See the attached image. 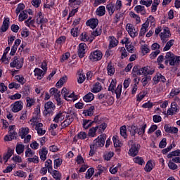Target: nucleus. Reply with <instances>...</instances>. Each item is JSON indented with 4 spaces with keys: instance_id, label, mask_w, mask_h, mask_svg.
Wrapping results in <instances>:
<instances>
[{
    "instance_id": "nucleus-1",
    "label": "nucleus",
    "mask_w": 180,
    "mask_h": 180,
    "mask_svg": "<svg viewBox=\"0 0 180 180\" xmlns=\"http://www.w3.org/2000/svg\"><path fill=\"white\" fill-rule=\"evenodd\" d=\"M29 123L32 127H35V130L39 136H44L46 134V129L43 128V124L39 122V118L32 117Z\"/></svg>"
},
{
    "instance_id": "nucleus-2",
    "label": "nucleus",
    "mask_w": 180,
    "mask_h": 180,
    "mask_svg": "<svg viewBox=\"0 0 180 180\" xmlns=\"http://www.w3.org/2000/svg\"><path fill=\"white\" fill-rule=\"evenodd\" d=\"M122 1L117 0L115 4L113 2H110V4H107L106 9L110 16H112V15L115 13V11H120V9H122Z\"/></svg>"
},
{
    "instance_id": "nucleus-3",
    "label": "nucleus",
    "mask_w": 180,
    "mask_h": 180,
    "mask_svg": "<svg viewBox=\"0 0 180 180\" xmlns=\"http://www.w3.org/2000/svg\"><path fill=\"white\" fill-rule=\"evenodd\" d=\"M146 129H147V124H143L139 128H137V127L135 125H131V127H128V130L130 131V133H131L132 136H135L136 133L139 136H144Z\"/></svg>"
},
{
    "instance_id": "nucleus-4",
    "label": "nucleus",
    "mask_w": 180,
    "mask_h": 180,
    "mask_svg": "<svg viewBox=\"0 0 180 180\" xmlns=\"http://www.w3.org/2000/svg\"><path fill=\"white\" fill-rule=\"evenodd\" d=\"M132 71L136 72L138 75H153L154 74V70L148 66L141 68L139 70L137 67L134 66Z\"/></svg>"
},
{
    "instance_id": "nucleus-5",
    "label": "nucleus",
    "mask_w": 180,
    "mask_h": 180,
    "mask_svg": "<svg viewBox=\"0 0 180 180\" xmlns=\"http://www.w3.org/2000/svg\"><path fill=\"white\" fill-rule=\"evenodd\" d=\"M61 93L64 99L68 102H75L78 99V95H75V92L70 93L66 88H63Z\"/></svg>"
},
{
    "instance_id": "nucleus-6",
    "label": "nucleus",
    "mask_w": 180,
    "mask_h": 180,
    "mask_svg": "<svg viewBox=\"0 0 180 180\" xmlns=\"http://www.w3.org/2000/svg\"><path fill=\"white\" fill-rule=\"evenodd\" d=\"M56 110V105L51 101H48L44 105V110L43 112L44 116H50L53 115V112Z\"/></svg>"
},
{
    "instance_id": "nucleus-7",
    "label": "nucleus",
    "mask_w": 180,
    "mask_h": 180,
    "mask_svg": "<svg viewBox=\"0 0 180 180\" xmlns=\"http://www.w3.org/2000/svg\"><path fill=\"white\" fill-rule=\"evenodd\" d=\"M125 29L129 34L130 37L132 39H134V37H137V36H139V30L136 28L134 25L131 23H127L126 25Z\"/></svg>"
},
{
    "instance_id": "nucleus-8",
    "label": "nucleus",
    "mask_w": 180,
    "mask_h": 180,
    "mask_svg": "<svg viewBox=\"0 0 180 180\" xmlns=\"http://www.w3.org/2000/svg\"><path fill=\"white\" fill-rule=\"evenodd\" d=\"M102 57H103V53L100 50H96L91 52L89 58L93 63L96 61H101L102 60Z\"/></svg>"
},
{
    "instance_id": "nucleus-9",
    "label": "nucleus",
    "mask_w": 180,
    "mask_h": 180,
    "mask_svg": "<svg viewBox=\"0 0 180 180\" xmlns=\"http://www.w3.org/2000/svg\"><path fill=\"white\" fill-rule=\"evenodd\" d=\"M10 67L11 68H16L17 70H20V68L23 67V58L15 56L11 63H10Z\"/></svg>"
},
{
    "instance_id": "nucleus-10",
    "label": "nucleus",
    "mask_w": 180,
    "mask_h": 180,
    "mask_svg": "<svg viewBox=\"0 0 180 180\" xmlns=\"http://www.w3.org/2000/svg\"><path fill=\"white\" fill-rule=\"evenodd\" d=\"M105 140L106 135H100L96 139L94 140L93 144L91 146H94L96 148L103 147V146H105Z\"/></svg>"
},
{
    "instance_id": "nucleus-11",
    "label": "nucleus",
    "mask_w": 180,
    "mask_h": 180,
    "mask_svg": "<svg viewBox=\"0 0 180 180\" xmlns=\"http://www.w3.org/2000/svg\"><path fill=\"white\" fill-rule=\"evenodd\" d=\"M160 37L162 40V43H167L168 39L171 37V31L169 27H163L162 32L160 34Z\"/></svg>"
},
{
    "instance_id": "nucleus-12",
    "label": "nucleus",
    "mask_w": 180,
    "mask_h": 180,
    "mask_svg": "<svg viewBox=\"0 0 180 180\" xmlns=\"http://www.w3.org/2000/svg\"><path fill=\"white\" fill-rule=\"evenodd\" d=\"M86 50V44L81 43L79 44L77 55L79 56V58H84V57H85Z\"/></svg>"
},
{
    "instance_id": "nucleus-13",
    "label": "nucleus",
    "mask_w": 180,
    "mask_h": 180,
    "mask_svg": "<svg viewBox=\"0 0 180 180\" xmlns=\"http://www.w3.org/2000/svg\"><path fill=\"white\" fill-rule=\"evenodd\" d=\"M37 25H41V29H43V25L44 23H47L49 22V20H47L45 17L43 13L39 12L37 13Z\"/></svg>"
},
{
    "instance_id": "nucleus-14",
    "label": "nucleus",
    "mask_w": 180,
    "mask_h": 180,
    "mask_svg": "<svg viewBox=\"0 0 180 180\" xmlns=\"http://www.w3.org/2000/svg\"><path fill=\"white\" fill-rule=\"evenodd\" d=\"M139 151H140V145L133 144L129 150V155H131V157H136V155L139 154Z\"/></svg>"
},
{
    "instance_id": "nucleus-15",
    "label": "nucleus",
    "mask_w": 180,
    "mask_h": 180,
    "mask_svg": "<svg viewBox=\"0 0 180 180\" xmlns=\"http://www.w3.org/2000/svg\"><path fill=\"white\" fill-rule=\"evenodd\" d=\"M178 110H179L178 108V105H176V103L172 102L171 103V107L167 110V113L169 116H172L175 115Z\"/></svg>"
},
{
    "instance_id": "nucleus-16",
    "label": "nucleus",
    "mask_w": 180,
    "mask_h": 180,
    "mask_svg": "<svg viewBox=\"0 0 180 180\" xmlns=\"http://www.w3.org/2000/svg\"><path fill=\"white\" fill-rule=\"evenodd\" d=\"M22 109H23V103H22V101H16L13 104L11 110L13 113H18V112H20Z\"/></svg>"
},
{
    "instance_id": "nucleus-17",
    "label": "nucleus",
    "mask_w": 180,
    "mask_h": 180,
    "mask_svg": "<svg viewBox=\"0 0 180 180\" xmlns=\"http://www.w3.org/2000/svg\"><path fill=\"white\" fill-rule=\"evenodd\" d=\"M72 122H74V117L71 115H66L65 120L61 123V126L63 128L68 127Z\"/></svg>"
},
{
    "instance_id": "nucleus-18",
    "label": "nucleus",
    "mask_w": 180,
    "mask_h": 180,
    "mask_svg": "<svg viewBox=\"0 0 180 180\" xmlns=\"http://www.w3.org/2000/svg\"><path fill=\"white\" fill-rule=\"evenodd\" d=\"M45 75L46 72L40 68H37L34 70V75L37 79H43Z\"/></svg>"
},
{
    "instance_id": "nucleus-19",
    "label": "nucleus",
    "mask_w": 180,
    "mask_h": 180,
    "mask_svg": "<svg viewBox=\"0 0 180 180\" xmlns=\"http://www.w3.org/2000/svg\"><path fill=\"white\" fill-rule=\"evenodd\" d=\"M65 118V112H58L56 114L54 118H53V122L55 123H60L64 120Z\"/></svg>"
},
{
    "instance_id": "nucleus-20",
    "label": "nucleus",
    "mask_w": 180,
    "mask_h": 180,
    "mask_svg": "<svg viewBox=\"0 0 180 180\" xmlns=\"http://www.w3.org/2000/svg\"><path fill=\"white\" fill-rule=\"evenodd\" d=\"M99 24V20L98 18H91L88 20L86 22V26H89L91 29H96V26Z\"/></svg>"
},
{
    "instance_id": "nucleus-21",
    "label": "nucleus",
    "mask_w": 180,
    "mask_h": 180,
    "mask_svg": "<svg viewBox=\"0 0 180 180\" xmlns=\"http://www.w3.org/2000/svg\"><path fill=\"white\" fill-rule=\"evenodd\" d=\"M20 43H22V40H20V39H17L15 40L14 45L12 46L10 52V56H15L16 51H18V47Z\"/></svg>"
},
{
    "instance_id": "nucleus-22",
    "label": "nucleus",
    "mask_w": 180,
    "mask_h": 180,
    "mask_svg": "<svg viewBox=\"0 0 180 180\" xmlns=\"http://www.w3.org/2000/svg\"><path fill=\"white\" fill-rule=\"evenodd\" d=\"M108 41H109V45H108L109 49H113L114 47H116L117 44H119V41L116 39V37H115L114 36H110L108 37Z\"/></svg>"
},
{
    "instance_id": "nucleus-23",
    "label": "nucleus",
    "mask_w": 180,
    "mask_h": 180,
    "mask_svg": "<svg viewBox=\"0 0 180 180\" xmlns=\"http://www.w3.org/2000/svg\"><path fill=\"white\" fill-rule=\"evenodd\" d=\"M164 129L166 133H169L170 134H176L179 131L178 128L175 127H171L168 124L165 125Z\"/></svg>"
},
{
    "instance_id": "nucleus-24",
    "label": "nucleus",
    "mask_w": 180,
    "mask_h": 180,
    "mask_svg": "<svg viewBox=\"0 0 180 180\" xmlns=\"http://www.w3.org/2000/svg\"><path fill=\"white\" fill-rule=\"evenodd\" d=\"M48 153L49 151L47 150V148H46V147H43L41 149L39 150V154L41 161H46V160H47Z\"/></svg>"
},
{
    "instance_id": "nucleus-25",
    "label": "nucleus",
    "mask_w": 180,
    "mask_h": 180,
    "mask_svg": "<svg viewBox=\"0 0 180 180\" xmlns=\"http://www.w3.org/2000/svg\"><path fill=\"white\" fill-rule=\"evenodd\" d=\"M9 29V18H4L3 24L0 28V32L2 33L6 32Z\"/></svg>"
},
{
    "instance_id": "nucleus-26",
    "label": "nucleus",
    "mask_w": 180,
    "mask_h": 180,
    "mask_svg": "<svg viewBox=\"0 0 180 180\" xmlns=\"http://www.w3.org/2000/svg\"><path fill=\"white\" fill-rule=\"evenodd\" d=\"M102 91V84L97 82H96L94 85L93 87L91 88V91L93 92V94H98V92H101Z\"/></svg>"
},
{
    "instance_id": "nucleus-27",
    "label": "nucleus",
    "mask_w": 180,
    "mask_h": 180,
    "mask_svg": "<svg viewBox=\"0 0 180 180\" xmlns=\"http://www.w3.org/2000/svg\"><path fill=\"white\" fill-rule=\"evenodd\" d=\"M180 94V87L179 88H173L170 93L168 94L169 99H172V98H175V96H177V95H179Z\"/></svg>"
},
{
    "instance_id": "nucleus-28",
    "label": "nucleus",
    "mask_w": 180,
    "mask_h": 180,
    "mask_svg": "<svg viewBox=\"0 0 180 180\" xmlns=\"http://www.w3.org/2000/svg\"><path fill=\"white\" fill-rule=\"evenodd\" d=\"M13 153H15L14 148H8L7 153L4 155V158H3L5 162H8V160H9V158H11L12 155H13Z\"/></svg>"
},
{
    "instance_id": "nucleus-29",
    "label": "nucleus",
    "mask_w": 180,
    "mask_h": 180,
    "mask_svg": "<svg viewBox=\"0 0 180 180\" xmlns=\"http://www.w3.org/2000/svg\"><path fill=\"white\" fill-rule=\"evenodd\" d=\"M134 11L136 13H139L140 15H146V7L141 4L136 6L134 7Z\"/></svg>"
},
{
    "instance_id": "nucleus-30",
    "label": "nucleus",
    "mask_w": 180,
    "mask_h": 180,
    "mask_svg": "<svg viewBox=\"0 0 180 180\" xmlns=\"http://www.w3.org/2000/svg\"><path fill=\"white\" fill-rule=\"evenodd\" d=\"M107 71H108V75L112 77V75H115V66L113 65V63L112 62H109L107 65Z\"/></svg>"
},
{
    "instance_id": "nucleus-31",
    "label": "nucleus",
    "mask_w": 180,
    "mask_h": 180,
    "mask_svg": "<svg viewBox=\"0 0 180 180\" xmlns=\"http://www.w3.org/2000/svg\"><path fill=\"white\" fill-rule=\"evenodd\" d=\"M49 94L51 96H53L55 98H60V96H61V92L56 88H51L49 90Z\"/></svg>"
},
{
    "instance_id": "nucleus-32",
    "label": "nucleus",
    "mask_w": 180,
    "mask_h": 180,
    "mask_svg": "<svg viewBox=\"0 0 180 180\" xmlns=\"http://www.w3.org/2000/svg\"><path fill=\"white\" fill-rule=\"evenodd\" d=\"M129 16L133 20H135L136 25H139V23H141V19L140 18V15L136 14L133 11L129 12Z\"/></svg>"
},
{
    "instance_id": "nucleus-33",
    "label": "nucleus",
    "mask_w": 180,
    "mask_h": 180,
    "mask_svg": "<svg viewBox=\"0 0 180 180\" xmlns=\"http://www.w3.org/2000/svg\"><path fill=\"white\" fill-rule=\"evenodd\" d=\"M106 13V8L104 6H100L96 11V15L97 16H104Z\"/></svg>"
},
{
    "instance_id": "nucleus-34",
    "label": "nucleus",
    "mask_w": 180,
    "mask_h": 180,
    "mask_svg": "<svg viewBox=\"0 0 180 180\" xmlns=\"http://www.w3.org/2000/svg\"><path fill=\"white\" fill-rule=\"evenodd\" d=\"M15 152L18 154V155L23 154V153H25V145L22 143H17L15 147Z\"/></svg>"
},
{
    "instance_id": "nucleus-35",
    "label": "nucleus",
    "mask_w": 180,
    "mask_h": 180,
    "mask_svg": "<svg viewBox=\"0 0 180 180\" xmlns=\"http://www.w3.org/2000/svg\"><path fill=\"white\" fill-rule=\"evenodd\" d=\"M148 31V22H144L141 28L139 36L143 37Z\"/></svg>"
},
{
    "instance_id": "nucleus-36",
    "label": "nucleus",
    "mask_w": 180,
    "mask_h": 180,
    "mask_svg": "<svg viewBox=\"0 0 180 180\" xmlns=\"http://www.w3.org/2000/svg\"><path fill=\"white\" fill-rule=\"evenodd\" d=\"M160 0H152L151 12L153 13H155V12H157V9L158 8V5H160Z\"/></svg>"
},
{
    "instance_id": "nucleus-37",
    "label": "nucleus",
    "mask_w": 180,
    "mask_h": 180,
    "mask_svg": "<svg viewBox=\"0 0 180 180\" xmlns=\"http://www.w3.org/2000/svg\"><path fill=\"white\" fill-rule=\"evenodd\" d=\"M30 129L28 127H22L20 129V136L21 139H25L29 134Z\"/></svg>"
},
{
    "instance_id": "nucleus-38",
    "label": "nucleus",
    "mask_w": 180,
    "mask_h": 180,
    "mask_svg": "<svg viewBox=\"0 0 180 180\" xmlns=\"http://www.w3.org/2000/svg\"><path fill=\"white\" fill-rule=\"evenodd\" d=\"M86 134L84 131H81L79 132L77 136H75L74 138V141L75 143H77V140H85V139H86Z\"/></svg>"
},
{
    "instance_id": "nucleus-39",
    "label": "nucleus",
    "mask_w": 180,
    "mask_h": 180,
    "mask_svg": "<svg viewBox=\"0 0 180 180\" xmlns=\"http://www.w3.org/2000/svg\"><path fill=\"white\" fill-rule=\"evenodd\" d=\"M83 99L84 102H92L95 99V96L94 94L89 92L83 97Z\"/></svg>"
},
{
    "instance_id": "nucleus-40",
    "label": "nucleus",
    "mask_w": 180,
    "mask_h": 180,
    "mask_svg": "<svg viewBox=\"0 0 180 180\" xmlns=\"http://www.w3.org/2000/svg\"><path fill=\"white\" fill-rule=\"evenodd\" d=\"M80 40L81 41H91L92 42L93 39H91L89 37V35H88V33L84 32L83 33H82V34L80 35Z\"/></svg>"
},
{
    "instance_id": "nucleus-41",
    "label": "nucleus",
    "mask_w": 180,
    "mask_h": 180,
    "mask_svg": "<svg viewBox=\"0 0 180 180\" xmlns=\"http://www.w3.org/2000/svg\"><path fill=\"white\" fill-rule=\"evenodd\" d=\"M45 168L48 169V172H53V161H51V160L48 159L45 162Z\"/></svg>"
},
{
    "instance_id": "nucleus-42",
    "label": "nucleus",
    "mask_w": 180,
    "mask_h": 180,
    "mask_svg": "<svg viewBox=\"0 0 180 180\" xmlns=\"http://www.w3.org/2000/svg\"><path fill=\"white\" fill-rule=\"evenodd\" d=\"M180 63V56H175L169 62V65H179Z\"/></svg>"
},
{
    "instance_id": "nucleus-43",
    "label": "nucleus",
    "mask_w": 180,
    "mask_h": 180,
    "mask_svg": "<svg viewBox=\"0 0 180 180\" xmlns=\"http://www.w3.org/2000/svg\"><path fill=\"white\" fill-rule=\"evenodd\" d=\"M153 168H154V166L153 165V161L148 160L145 166L144 170L146 172H151V171H153Z\"/></svg>"
},
{
    "instance_id": "nucleus-44",
    "label": "nucleus",
    "mask_w": 180,
    "mask_h": 180,
    "mask_svg": "<svg viewBox=\"0 0 180 180\" xmlns=\"http://www.w3.org/2000/svg\"><path fill=\"white\" fill-rule=\"evenodd\" d=\"M99 127H93L89 130V137H96V131H98V129Z\"/></svg>"
},
{
    "instance_id": "nucleus-45",
    "label": "nucleus",
    "mask_w": 180,
    "mask_h": 180,
    "mask_svg": "<svg viewBox=\"0 0 180 180\" xmlns=\"http://www.w3.org/2000/svg\"><path fill=\"white\" fill-rule=\"evenodd\" d=\"M94 109H95V107L91 106L88 109H86L83 111V115H84V116H92V115H94Z\"/></svg>"
},
{
    "instance_id": "nucleus-46",
    "label": "nucleus",
    "mask_w": 180,
    "mask_h": 180,
    "mask_svg": "<svg viewBox=\"0 0 180 180\" xmlns=\"http://www.w3.org/2000/svg\"><path fill=\"white\" fill-rule=\"evenodd\" d=\"M139 4L142 5V6L150 8V6H152L153 0H140Z\"/></svg>"
},
{
    "instance_id": "nucleus-47",
    "label": "nucleus",
    "mask_w": 180,
    "mask_h": 180,
    "mask_svg": "<svg viewBox=\"0 0 180 180\" xmlns=\"http://www.w3.org/2000/svg\"><path fill=\"white\" fill-rule=\"evenodd\" d=\"M67 79H68L67 76H63L56 83V86H58V88H61V86H63V85L67 82Z\"/></svg>"
},
{
    "instance_id": "nucleus-48",
    "label": "nucleus",
    "mask_w": 180,
    "mask_h": 180,
    "mask_svg": "<svg viewBox=\"0 0 180 180\" xmlns=\"http://www.w3.org/2000/svg\"><path fill=\"white\" fill-rule=\"evenodd\" d=\"M175 40L170 39L168 41L165 45V46L163 48V51H168V50L171 49V46L174 44Z\"/></svg>"
},
{
    "instance_id": "nucleus-49",
    "label": "nucleus",
    "mask_w": 180,
    "mask_h": 180,
    "mask_svg": "<svg viewBox=\"0 0 180 180\" xmlns=\"http://www.w3.org/2000/svg\"><path fill=\"white\" fill-rule=\"evenodd\" d=\"M122 88H123V86L122 84H118L116 89L114 90L116 94L117 99H119V98L122 96Z\"/></svg>"
},
{
    "instance_id": "nucleus-50",
    "label": "nucleus",
    "mask_w": 180,
    "mask_h": 180,
    "mask_svg": "<svg viewBox=\"0 0 180 180\" xmlns=\"http://www.w3.org/2000/svg\"><path fill=\"white\" fill-rule=\"evenodd\" d=\"M120 135L124 137V139H127V127L126 125L122 126L120 129Z\"/></svg>"
},
{
    "instance_id": "nucleus-51",
    "label": "nucleus",
    "mask_w": 180,
    "mask_h": 180,
    "mask_svg": "<svg viewBox=\"0 0 180 180\" xmlns=\"http://www.w3.org/2000/svg\"><path fill=\"white\" fill-rule=\"evenodd\" d=\"M18 19L20 22H23V20H25V19H27V11L24 10L22 11L19 16H18Z\"/></svg>"
},
{
    "instance_id": "nucleus-52",
    "label": "nucleus",
    "mask_w": 180,
    "mask_h": 180,
    "mask_svg": "<svg viewBox=\"0 0 180 180\" xmlns=\"http://www.w3.org/2000/svg\"><path fill=\"white\" fill-rule=\"evenodd\" d=\"M179 155H180V150H176L174 151L170 152L168 155H167V158H175L176 157H178Z\"/></svg>"
},
{
    "instance_id": "nucleus-53",
    "label": "nucleus",
    "mask_w": 180,
    "mask_h": 180,
    "mask_svg": "<svg viewBox=\"0 0 180 180\" xmlns=\"http://www.w3.org/2000/svg\"><path fill=\"white\" fill-rule=\"evenodd\" d=\"M175 56L174 55V53H172V52H167L166 53L165 56V64L168 65V63L170 62V60L174 57Z\"/></svg>"
},
{
    "instance_id": "nucleus-54",
    "label": "nucleus",
    "mask_w": 180,
    "mask_h": 180,
    "mask_svg": "<svg viewBox=\"0 0 180 180\" xmlns=\"http://www.w3.org/2000/svg\"><path fill=\"white\" fill-rule=\"evenodd\" d=\"M25 157L27 158H32L34 155V154H36L35 152L33 150H32L30 148H28L25 150Z\"/></svg>"
},
{
    "instance_id": "nucleus-55",
    "label": "nucleus",
    "mask_w": 180,
    "mask_h": 180,
    "mask_svg": "<svg viewBox=\"0 0 180 180\" xmlns=\"http://www.w3.org/2000/svg\"><path fill=\"white\" fill-rule=\"evenodd\" d=\"M133 161L135 164H139V165H143L145 163L144 159L139 156L134 158Z\"/></svg>"
},
{
    "instance_id": "nucleus-56",
    "label": "nucleus",
    "mask_w": 180,
    "mask_h": 180,
    "mask_svg": "<svg viewBox=\"0 0 180 180\" xmlns=\"http://www.w3.org/2000/svg\"><path fill=\"white\" fill-rule=\"evenodd\" d=\"M117 82L116 81V79H112L108 87V91H110L111 92H115V88H116Z\"/></svg>"
},
{
    "instance_id": "nucleus-57",
    "label": "nucleus",
    "mask_w": 180,
    "mask_h": 180,
    "mask_svg": "<svg viewBox=\"0 0 180 180\" xmlns=\"http://www.w3.org/2000/svg\"><path fill=\"white\" fill-rule=\"evenodd\" d=\"M95 172V169L94 168H89L87 172H86V179H91L92 178V176L94 175Z\"/></svg>"
},
{
    "instance_id": "nucleus-58",
    "label": "nucleus",
    "mask_w": 180,
    "mask_h": 180,
    "mask_svg": "<svg viewBox=\"0 0 180 180\" xmlns=\"http://www.w3.org/2000/svg\"><path fill=\"white\" fill-rule=\"evenodd\" d=\"M25 4H19L17 6V8L15 9V13H17V15H19V13H20V12L23 11L25 10Z\"/></svg>"
},
{
    "instance_id": "nucleus-59",
    "label": "nucleus",
    "mask_w": 180,
    "mask_h": 180,
    "mask_svg": "<svg viewBox=\"0 0 180 180\" xmlns=\"http://www.w3.org/2000/svg\"><path fill=\"white\" fill-rule=\"evenodd\" d=\"M112 141L114 143V146L115 147H122V142L119 140V138L117 136H114L112 137Z\"/></svg>"
},
{
    "instance_id": "nucleus-60",
    "label": "nucleus",
    "mask_w": 180,
    "mask_h": 180,
    "mask_svg": "<svg viewBox=\"0 0 180 180\" xmlns=\"http://www.w3.org/2000/svg\"><path fill=\"white\" fill-rule=\"evenodd\" d=\"M102 34V28L98 27L94 31L91 32V36L94 37H96L98 36H101Z\"/></svg>"
},
{
    "instance_id": "nucleus-61",
    "label": "nucleus",
    "mask_w": 180,
    "mask_h": 180,
    "mask_svg": "<svg viewBox=\"0 0 180 180\" xmlns=\"http://www.w3.org/2000/svg\"><path fill=\"white\" fill-rule=\"evenodd\" d=\"M118 50L120 51V53L122 59L127 57V51H126V49L124 47L119 48Z\"/></svg>"
},
{
    "instance_id": "nucleus-62",
    "label": "nucleus",
    "mask_w": 180,
    "mask_h": 180,
    "mask_svg": "<svg viewBox=\"0 0 180 180\" xmlns=\"http://www.w3.org/2000/svg\"><path fill=\"white\" fill-rule=\"evenodd\" d=\"M82 124H83L84 129H85V130H86V129H89V127H91V126H92V122L91 120H84Z\"/></svg>"
},
{
    "instance_id": "nucleus-63",
    "label": "nucleus",
    "mask_w": 180,
    "mask_h": 180,
    "mask_svg": "<svg viewBox=\"0 0 180 180\" xmlns=\"http://www.w3.org/2000/svg\"><path fill=\"white\" fill-rule=\"evenodd\" d=\"M15 81H18V82H19L22 85H23V84H25L26 82V79H25V77H23V76H22V75H16L15 77Z\"/></svg>"
},
{
    "instance_id": "nucleus-64",
    "label": "nucleus",
    "mask_w": 180,
    "mask_h": 180,
    "mask_svg": "<svg viewBox=\"0 0 180 180\" xmlns=\"http://www.w3.org/2000/svg\"><path fill=\"white\" fill-rule=\"evenodd\" d=\"M52 176L56 180H60L61 179V174H60V172L57 170H53L52 171Z\"/></svg>"
}]
</instances>
